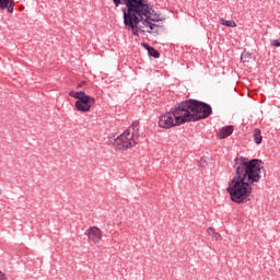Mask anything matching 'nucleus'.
<instances>
[{
    "label": "nucleus",
    "instance_id": "obj_15",
    "mask_svg": "<svg viewBox=\"0 0 280 280\" xmlns=\"http://www.w3.org/2000/svg\"><path fill=\"white\" fill-rule=\"evenodd\" d=\"M271 45H272L273 47H280V42L277 40V39H272V40H271Z\"/></svg>",
    "mask_w": 280,
    "mask_h": 280
},
{
    "label": "nucleus",
    "instance_id": "obj_6",
    "mask_svg": "<svg viewBox=\"0 0 280 280\" xmlns=\"http://www.w3.org/2000/svg\"><path fill=\"white\" fill-rule=\"evenodd\" d=\"M70 97L78 100L74 106L79 113H89L93 106H95V97L86 95L85 91L80 92H69Z\"/></svg>",
    "mask_w": 280,
    "mask_h": 280
},
{
    "label": "nucleus",
    "instance_id": "obj_12",
    "mask_svg": "<svg viewBox=\"0 0 280 280\" xmlns=\"http://www.w3.org/2000/svg\"><path fill=\"white\" fill-rule=\"evenodd\" d=\"M221 25H225V27H237V23H235V21L233 20H224L221 19Z\"/></svg>",
    "mask_w": 280,
    "mask_h": 280
},
{
    "label": "nucleus",
    "instance_id": "obj_4",
    "mask_svg": "<svg viewBox=\"0 0 280 280\" xmlns=\"http://www.w3.org/2000/svg\"><path fill=\"white\" fill-rule=\"evenodd\" d=\"M187 112L183 109V104L179 103L175 107L171 108L170 112H165L160 115L158 126L164 130H170V128H176V126H183L187 124Z\"/></svg>",
    "mask_w": 280,
    "mask_h": 280
},
{
    "label": "nucleus",
    "instance_id": "obj_2",
    "mask_svg": "<svg viewBox=\"0 0 280 280\" xmlns=\"http://www.w3.org/2000/svg\"><path fill=\"white\" fill-rule=\"evenodd\" d=\"M114 5H126L122 8L124 23L126 30H131L133 36L140 34H152L156 32L165 19L160 13H156L154 5L148 0H113Z\"/></svg>",
    "mask_w": 280,
    "mask_h": 280
},
{
    "label": "nucleus",
    "instance_id": "obj_5",
    "mask_svg": "<svg viewBox=\"0 0 280 280\" xmlns=\"http://www.w3.org/2000/svg\"><path fill=\"white\" fill-rule=\"evenodd\" d=\"M139 141V125H131L128 129L117 137L114 141L116 152H126L135 148Z\"/></svg>",
    "mask_w": 280,
    "mask_h": 280
},
{
    "label": "nucleus",
    "instance_id": "obj_1",
    "mask_svg": "<svg viewBox=\"0 0 280 280\" xmlns=\"http://www.w3.org/2000/svg\"><path fill=\"white\" fill-rule=\"evenodd\" d=\"M233 167L235 176L229 183L226 191L232 202L246 205L250 200L253 186L261 180L264 162L259 159L248 160V158L240 156L234 160Z\"/></svg>",
    "mask_w": 280,
    "mask_h": 280
},
{
    "label": "nucleus",
    "instance_id": "obj_17",
    "mask_svg": "<svg viewBox=\"0 0 280 280\" xmlns=\"http://www.w3.org/2000/svg\"><path fill=\"white\" fill-rule=\"evenodd\" d=\"M0 280H8V276L0 271Z\"/></svg>",
    "mask_w": 280,
    "mask_h": 280
},
{
    "label": "nucleus",
    "instance_id": "obj_16",
    "mask_svg": "<svg viewBox=\"0 0 280 280\" xmlns=\"http://www.w3.org/2000/svg\"><path fill=\"white\" fill-rule=\"evenodd\" d=\"M82 86H86V81H80L77 85V89H82Z\"/></svg>",
    "mask_w": 280,
    "mask_h": 280
},
{
    "label": "nucleus",
    "instance_id": "obj_8",
    "mask_svg": "<svg viewBox=\"0 0 280 280\" xmlns=\"http://www.w3.org/2000/svg\"><path fill=\"white\" fill-rule=\"evenodd\" d=\"M14 0H0V10H8L9 14L14 12Z\"/></svg>",
    "mask_w": 280,
    "mask_h": 280
},
{
    "label": "nucleus",
    "instance_id": "obj_18",
    "mask_svg": "<svg viewBox=\"0 0 280 280\" xmlns=\"http://www.w3.org/2000/svg\"><path fill=\"white\" fill-rule=\"evenodd\" d=\"M212 237H214V240H220L221 236H220V233L217 232L214 233V235H212Z\"/></svg>",
    "mask_w": 280,
    "mask_h": 280
},
{
    "label": "nucleus",
    "instance_id": "obj_10",
    "mask_svg": "<svg viewBox=\"0 0 280 280\" xmlns=\"http://www.w3.org/2000/svg\"><path fill=\"white\" fill-rule=\"evenodd\" d=\"M143 47H145V49L149 51V56H152L153 58L161 57V52H159V50H156L154 47H151L148 44H143Z\"/></svg>",
    "mask_w": 280,
    "mask_h": 280
},
{
    "label": "nucleus",
    "instance_id": "obj_7",
    "mask_svg": "<svg viewBox=\"0 0 280 280\" xmlns=\"http://www.w3.org/2000/svg\"><path fill=\"white\" fill-rule=\"evenodd\" d=\"M85 235L91 244H100L104 233L97 226H91L85 231Z\"/></svg>",
    "mask_w": 280,
    "mask_h": 280
},
{
    "label": "nucleus",
    "instance_id": "obj_9",
    "mask_svg": "<svg viewBox=\"0 0 280 280\" xmlns=\"http://www.w3.org/2000/svg\"><path fill=\"white\" fill-rule=\"evenodd\" d=\"M232 135H233V126L223 127V128L218 132L219 139H226L228 137H231Z\"/></svg>",
    "mask_w": 280,
    "mask_h": 280
},
{
    "label": "nucleus",
    "instance_id": "obj_11",
    "mask_svg": "<svg viewBox=\"0 0 280 280\" xmlns=\"http://www.w3.org/2000/svg\"><path fill=\"white\" fill-rule=\"evenodd\" d=\"M253 137H254V141H255L256 145L261 144V142L264 141V137L261 136V130L260 129L256 128L254 130Z\"/></svg>",
    "mask_w": 280,
    "mask_h": 280
},
{
    "label": "nucleus",
    "instance_id": "obj_14",
    "mask_svg": "<svg viewBox=\"0 0 280 280\" xmlns=\"http://www.w3.org/2000/svg\"><path fill=\"white\" fill-rule=\"evenodd\" d=\"M215 229H213V228H209L208 229V235H211V237H213L214 235H215Z\"/></svg>",
    "mask_w": 280,
    "mask_h": 280
},
{
    "label": "nucleus",
    "instance_id": "obj_3",
    "mask_svg": "<svg viewBox=\"0 0 280 280\" xmlns=\"http://www.w3.org/2000/svg\"><path fill=\"white\" fill-rule=\"evenodd\" d=\"M180 103L183 110H186V122L207 119V117H210L213 112L211 105L197 100L190 98Z\"/></svg>",
    "mask_w": 280,
    "mask_h": 280
},
{
    "label": "nucleus",
    "instance_id": "obj_13",
    "mask_svg": "<svg viewBox=\"0 0 280 280\" xmlns=\"http://www.w3.org/2000/svg\"><path fill=\"white\" fill-rule=\"evenodd\" d=\"M253 60V55L249 52H242L241 62H250Z\"/></svg>",
    "mask_w": 280,
    "mask_h": 280
}]
</instances>
